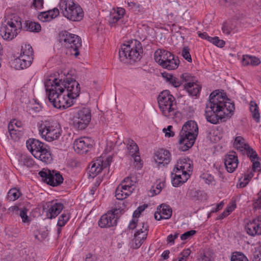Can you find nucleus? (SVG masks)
Returning <instances> with one entry per match:
<instances>
[{"label":"nucleus","mask_w":261,"mask_h":261,"mask_svg":"<svg viewBox=\"0 0 261 261\" xmlns=\"http://www.w3.org/2000/svg\"><path fill=\"white\" fill-rule=\"evenodd\" d=\"M44 86L48 100L57 109H65L73 105L80 95V87L74 79L66 76L63 80L47 79Z\"/></svg>","instance_id":"f257e3e1"},{"label":"nucleus","mask_w":261,"mask_h":261,"mask_svg":"<svg viewBox=\"0 0 261 261\" xmlns=\"http://www.w3.org/2000/svg\"><path fill=\"white\" fill-rule=\"evenodd\" d=\"M234 105L225 94L217 91L211 93L206 104L205 117L206 120L214 124L225 122L233 114Z\"/></svg>","instance_id":"f03ea898"},{"label":"nucleus","mask_w":261,"mask_h":261,"mask_svg":"<svg viewBox=\"0 0 261 261\" xmlns=\"http://www.w3.org/2000/svg\"><path fill=\"white\" fill-rule=\"evenodd\" d=\"M142 53L143 49L140 42L133 40L121 45L119 57L121 62L132 63L139 61Z\"/></svg>","instance_id":"7ed1b4c3"},{"label":"nucleus","mask_w":261,"mask_h":261,"mask_svg":"<svg viewBox=\"0 0 261 261\" xmlns=\"http://www.w3.org/2000/svg\"><path fill=\"white\" fill-rule=\"evenodd\" d=\"M198 133L196 123L192 121H187L182 126L179 134L178 149L182 151L188 150L194 144Z\"/></svg>","instance_id":"20e7f679"},{"label":"nucleus","mask_w":261,"mask_h":261,"mask_svg":"<svg viewBox=\"0 0 261 261\" xmlns=\"http://www.w3.org/2000/svg\"><path fill=\"white\" fill-rule=\"evenodd\" d=\"M158 102L160 110L163 114L168 118H173L176 115V100L169 90L161 92L158 97Z\"/></svg>","instance_id":"39448f33"},{"label":"nucleus","mask_w":261,"mask_h":261,"mask_svg":"<svg viewBox=\"0 0 261 261\" xmlns=\"http://www.w3.org/2000/svg\"><path fill=\"white\" fill-rule=\"evenodd\" d=\"M59 7L63 15L71 21H79L84 17L82 8L73 0H61Z\"/></svg>","instance_id":"423d86ee"},{"label":"nucleus","mask_w":261,"mask_h":261,"mask_svg":"<svg viewBox=\"0 0 261 261\" xmlns=\"http://www.w3.org/2000/svg\"><path fill=\"white\" fill-rule=\"evenodd\" d=\"M39 131L42 138L48 142L57 140L62 132L60 123L53 120L42 122L40 125Z\"/></svg>","instance_id":"0eeeda50"},{"label":"nucleus","mask_w":261,"mask_h":261,"mask_svg":"<svg viewBox=\"0 0 261 261\" xmlns=\"http://www.w3.org/2000/svg\"><path fill=\"white\" fill-rule=\"evenodd\" d=\"M21 18L17 15H12L6 24L1 29V35L5 40H11L18 34V30L22 28Z\"/></svg>","instance_id":"6e6552de"},{"label":"nucleus","mask_w":261,"mask_h":261,"mask_svg":"<svg viewBox=\"0 0 261 261\" xmlns=\"http://www.w3.org/2000/svg\"><path fill=\"white\" fill-rule=\"evenodd\" d=\"M59 36L61 44L66 48L69 49L71 54H73L75 57L79 56V49L82 46L81 38L79 36L66 31H62Z\"/></svg>","instance_id":"1a4fd4ad"},{"label":"nucleus","mask_w":261,"mask_h":261,"mask_svg":"<svg viewBox=\"0 0 261 261\" xmlns=\"http://www.w3.org/2000/svg\"><path fill=\"white\" fill-rule=\"evenodd\" d=\"M91 119V110L88 108L80 110L73 117V127L78 130H84L88 125Z\"/></svg>","instance_id":"9d476101"},{"label":"nucleus","mask_w":261,"mask_h":261,"mask_svg":"<svg viewBox=\"0 0 261 261\" xmlns=\"http://www.w3.org/2000/svg\"><path fill=\"white\" fill-rule=\"evenodd\" d=\"M122 211V210L115 209L103 215L98 221L99 226L101 228L116 226Z\"/></svg>","instance_id":"9b49d317"},{"label":"nucleus","mask_w":261,"mask_h":261,"mask_svg":"<svg viewBox=\"0 0 261 261\" xmlns=\"http://www.w3.org/2000/svg\"><path fill=\"white\" fill-rule=\"evenodd\" d=\"M233 145L238 151L242 152V153H246L251 161H253L254 159H258L256 151L245 142V139L242 137H236Z\"/></svg>","instance_id":"f8f14e48"},{"label":"nucleus","mask_w":261,"mask_h":261,"mask_svg":"<svg viewBox=\"0 0 261 261\" xmlns=\"http://www.w3.org/2000/svg\"><path fill=\"white\" fill-rule=\"evenodd\" d=\"M90 141L91 140L88 138L76 139L73 143V148L78 153H86L92 147Z\"/></svg>","instance_id":"ddd939ff"},{"label":"nucleus","mask_w":261,"mask_h":261,"mask_svg":"<svg viewBox=\"0 0 261 261\" xmlns=\"http://www.w3.org/2000/svg\"><path fill=\"white\" fill-rule=\"evenodd\" d=\"M224 165L227 171L229 173L233 172L238 165V156L234 151H230L225 155Z\"/></svg>","instance_id":"4468645a"},{"label":"nucleus","mask_w":261,"mask_h":261,"mask_svg":"<svg viewBox=\"0 0 261 261\" xmlns=\"http://www.w3.org/2000/svg\"><path fill=\"white\" fill-rule=\"evenodd\" d=\"M125 13V10L122 8H117L114 10L110 15L109 23L111 27L115 26L116 23L118 24H124L123 16Z\"/></svg>","instance_id":"2eb2a0df"},{"label":"nucleus","mask_w":261,"mask_h":261,"mask_svg":"<svg viewBox=\"0 0 261 261\" xmlns=\"http://www.w3.org/2000/svg\"><path fill=\"white\" fill-rule=\"evenodd\" d=\"M133 184L124 185L120 184L115 190V197L118 200H123L129 196L134 188Z\"/></svg>","instance_id":"dca6fc26"},{"label":"nucleus","mask_w":261,"mask_h":261,"mask_svg":"<svg viewBox=\"0 0 261 261\" xmlns=\"http://www.w3.org/2000/svg\"><path fill=\"white\" fill-rule=\"evenodd\" d=\"M154 160L158 166H164L170 162L171 154L167 150L160 149L155 153Z\"/></svg>","instance_id":"f3484780"},{"label":"nucleus","mask_w":261,"mask_h":261,"mask_svg":"<svg viewBox=\"0 0 261 261\" xmlns=\"http://www.w3.org/2000/svg\"><path fill=\"white\" fill-rule=\"evenodd\" d=\"M245 229L251 236L261 235V223L258 219H254L247 224Z\"/></svg>","instance_id":"a211bd4d"},{"label":"nucleus","mask_w":261,"mask_h":261,"mask_svg":"<svg viewBox=\"0 0 261 261\" xmlns=\"http://www.w3.org/2000/svg\"><path fill=\"white\" fill-rule=\"evenodd\" d=\"M59 15V10L55 8L51 10L42 12L38 14V18L42 22H48Z\"/></svg>","instance_id":"6ab92c4d"},{"label":"nucleus","mask_w":261,"mask_h":261,"mask_svg":"<svg viewBox=\"0 0 261 261\" xmlns=\"http://www.w3.org/2000/svg\"><path fill=\"white\" fill-rule=\"evenodd\" d=\"M40 149H38L39 154L40 156H35V158L46 163H49L52 160V156L49 150V147L43 143L42 147L40 146Z\"/></svg>","instance_id":"aec40b11"},{"label":"nucleus","mask_w":261,"mask_h":261,"mask_svg":"<svg viewBox=\"0 0 261 261\" xmlns=\"http://www.w3.org/2000/svg\"><path fill=\"white\" fill-rule=\"evenodd\" d=\"M26 145L27 148L34 157L39 156L38 149L41 147L40 145L42 147L43 142L35 139H29L27 141ZM39 156H40V154H39Z\"/></svg>","instance_id":"412c9836"},{"label":"nucleus","mask_w":261,"mask_h":261,"mask_svg":"<svg viewBox=\"0 0 261 261\" xmlns=\"http://www.w3.org/2000/svg\"><path fill=\"white\" fill-rule=\"evenodd\" d=\"M63 205L61 203L51 202L48 204L47 207L48 208L47 217L49 219H53L56 217L61 212L63 208Z\"/></svg>","instance_id":"4be33fe9"},{"label":"nucleus","mask_w":261,"mask_h":261,"mask_svg":"<svg viewBox=\"0 0 261 261\" xmlns=\"http://www.w3.org/2000/svg\"><path fill=\"white\" fill-rule=\"evenodd\" d=\"M103 169V161L101 159L91 163V166L89 168L90 176L93 177L96 176L101 172Z\"/></svg>","instance_id":"5701e85b"},{"label":"nucleus","mask_w":261,"mask_h":261,"mask_svg":"<svg viewBox=\"0 0 261 261\" xmlns=\"http://www.w3.org/2000/svg\"><path fill=\"white\" fill-rule=\"evenodd\" d=\"M184 88L191 96H197L200 93L201 87L195 82L186 83Z\"/></svg>","instance_id":"b1692460"},{"label":"nucleus","mask_w":261,"mask_h":261,"mask_svg":"<svg viewBox=\"0 0 261 261\" xmlns=\"http://www.w3.org/2000/svg\"><path fill=\"white\" fill-rule=\"evenodd\" d=\"M174 173L171 174L172 176V184L174 187L180 186L182 184L187 181L190 177V174L185 173L184 175L177 174L174 175Z\"/></svg>","instance_id":"393cba45"},{"label":"nucleus","mask_w":261,"mask_h":261,"mask_svg":"<svg viewBox=\"0 0 261 261\" xmlns=\"http://www.w3.org/2000/svg\"><path fill=\"white\" fill-rule=\"evenodd\" d=\"M177 163L179 169L185 170L188 174L192 171V161L189 158L179 159Z\"/></svg>","instance_id":"a878e982"},{"label":"nucleus","mask_w":261,"mask_h":261,"mask_svg":"<svg viewBox=\"0 0 261 261\" xmlns=\"http://www.w3.org/2000/svg\"><path fill=\"white\" fill-rule=\"evenodd\" d=\"M179 63V61L178 58L172 54L167 61L164 62L163 67L168 70H173L178 67Z\"/></svg>","instance_id":"bb28decb"},{"label":"nucleus","mask_w":261,"mask_h":261,"mask_svg":"<svg viewBox=\"0 0 261 261\" xmlns=\"http://www.w3.org/2000/svg\"><path fill=\"white\" fill-rule=\"evenodd\" d=\"M63 178L59 172L52 171L51 176L48 180V185L55 187L63 182Z\"/></svg>","instance_id":"cd10ccee"},{"label":"nucleus","mask_w":261,"mask_h":261,"mask_svg":"<svg viewBox=\"0 0 261 261\" xmlns=\"http://www.w3.org/2000/svg\"><path fill=\"white\" fill-rule=\"evenodd\" d=\"M242 63L244 66L249 65L256 66L260 63V60L256 57L245 55L243 56Z\"/></svg>","instance_id":"c85d7f7f"},{"label":"nucleus","mask_w":261,"mask_h":261,"mask_svg":"<svg viewBox=\"0 0 261 261\" xmlns=\"http://www.w3.org/2000/svg\"><path fill=\"white\" fill-rule=\"evenodd\" d=\"M158 210L162 214L164 219H168L171 218L172 214V208L170 206L162 204L158 207Z\"/></svg>","instance_id":"c756f323"},{"label":"nucleus","mask_w":261,"mask_h":261,"mask_svg":"<svg viewBox=\"0 0 261 261\" xmlns=\"http://www.w3.org/2000/svg\"><path fill=\"white\" fill-rule=\"evenodd\" d=\"M24 28L26 31L33 32H39L41 30V25L39 23L30 20L25 21Z\"/></svg>","instance_id":"7c9ffc66"},{"label":"nucleus","mask_w":261,"mask_h":261,"mask_svg":"<svg viewBox=\"0 0 261 261\" xmlns=\"http://www.w3.org/2000/svg\"><path fill=\"white\" fill-rule=\"evenodd\" d=\"M250 110L252 116L256 122L258 123L260 121V114L259 113L258 107L256 103L254 101H251L250 102Z\"/></svg>","instance_id":"2f4dec72"},{"label":"nucleus","mask_w":261,"mask_h":261,"mask_svg":"<svg viewBox=\"0 0 261 261\" xmlns=\"http://www.w3.org/2000/svg\"><path fill=\"white\" fill-rule=\"evenodd\" d=\"M126 143L127 149L131 156H134V155L139 153V147L134 140L128 138L126 140Z\"/></svg>","instance_id":"473e14b6"},{"label":"nucleus","mask_w":261,"mask_h":261,"mask_svg":"<svg viewBox=\"0 0 261 261\" xmlns=\"http://www.w3.org/2000/svg\"><path fill=\"white\" fill-rule=\"evenodd\" d=\"M20 55H22L24 58H30L31 60H33V50L30 44H25L22 46Z\"/></svg>","instance_id":"72a5a7b5"},{"label":"nucleus","mask_w":261,"mask_h":261,"mask_svg":"<svg viewBox=\"0 0 261 261\" xmlns=\"http://www.w3.org/2000/svg\"><path fill=\"white\" fill-rule=\"evenodd\" d=\"M19 161L21 164L28 167H31L34 164L33 159L31 156L27 154H22L20 156Z\"/></svg>","instance_id":"f704fd0d"},{"label":"nucleus","mask_w":261,"mask_h":261,"mask_svg":"<svg viewBox=\"0 0 261 261\" xmlns=\"http://www.w3.org/2000/svg\"><path fill=\"white\" fill-rule=\"evenodd\" d=\"M8 128L11 138L16 140L22 135L21 130H16L15 127H12V124L8 125Z\"/></svg>","instance_id":"c9c22d12"},{"label":"nucleus","mask_w":261,"mask_h":261,"mask_svg":"<svg viewBox=\"0 0 261 261\" xmlns=\"http://www.w3.org/2000/svg\"><path fill=\"white\" fill-rule=\"evenodd\" d=\"M19 190L15 188L11 189L8 193V199L10 201H14L20 196Z\"/></svg>","instance_id":"e433bc0d"},{"label":"nucleus","mask_w":261,"mask_h":261,"mask_svg":"<svg viewBox=\"0 0 261 261\" xmlns=\"http://www.w3.org/2000/svg\"><path fill=\"white\" fill-rule=\"evenodd\" d=\"M127 4L129 9L135 13H141L144 11L143 6L138 3L133 2H127Z\"/></svg>","instance_id":"4c0bfd02"},{"label":"nucleus","mask_w":261,"mask_h":261,"mask_svg":"<svg viewBox=\"0 0 261 261\" xmlns=\"http://www.w3.org/2000/svg\"><path fill=\"white\" fill-rule=\"evenodd\" d=\"M51 172L49 170L44 169H43L42 170L40 171L38 174L42 178V180L47 184H48V180L50 178V177L51 175Z\"/></svg>","instance_id":"58836bf2"},{"label":"nucleus","mask_w":261,"mask_h":261,"mask_svg":"<svg viewBox=\"0 0 261 261\" xmlns=\"http://www.w3.org/2000/svg\"><path fill=\"white\" fill-rule=\"evenodd\" d=\"M231 261H249L246 256L241 252L232 253L231 257Z\"/></svg>","instance_id":"ea45409f"},{"label":"nucleus","mask_w":261,"mask_h":261,"mask_svg":"<svg viewBox=\"0 0 261 261\" xmlns=\"http://www.w3.org/2000/svg\"><path fill=\"white\" fill-rule=\"evenodd\" d=\"M69 216L67 214H62L59 218L57 226L59 227L64 226L69 220Z\"/></svg>","instance_id":"a19ab883"},{"label":"nucleus","mask_w":261,"mask_h":261,"mask_svg":"<svg viewBox=\"0 0 261 261\" xmlns=\"http://www.w3.org/2000/svg\"><path fill=\"white\" fill-rule=\"evenodd\" d=\"M208 38L210 39V42L213 43V44L219 47H223L225 44L224 41H223V40L219 39V37H212V38Z\"/></svg>","instance_id":"79ce46f5"},{"label":"nucleus","mask_w":261,"mask_h":261,"mask_svg":"<svg viewBox=\"0 0 261 261\" xmlns=\"http://www.w3.org/2000/svg\"><path fill=\"white\" fill-rule=\"evenodd\" d=\"M198 261H211L210 253L208 251H203L200 253L198 256Z\"/></svg>","instance_id":"37998d69"},{"label":"nucleus","mask_w":261,"mask_h":261,"mask_svg":"<svg viewBox=\"0 0 261 261\" xmlns=\"http://www.w3.org/2000/svg\"><path fill=\"white\" fill-rule=\"evenodd\" d=\"M182 83L184 82H194V77L191 75L190 73H184L180 76Z\"/></svg>","instance_id":"c03bdc74"},{"label":"nucleus","mask_w":261,"mask_h":261,"mask_svg":"<svg viewBox=\"0 0 261 261\" xmlns=\"http://www.w3.org/2000/svg\"><path fill=\"white\" fill-rule=\"evenodd\" d=\"M28 210L25 208L20 209L19 215L23 223H28L30 221L29 218L27 215Z\"/></svg>","instance_id":"a18cd8bd"},{"label":"nucleus","mask_w":261,"mask_h":261,"mask_svg":"<svg viewBox=\"0 0 261 261\" xmlns=\"http://www.w3.org/2000/svg\"><path fill=\"white\" fill-rule=\"evenodd\" d=\"M253 205V207L255 209L261 208V192L258 193L254 198Z\"/></svg>","instance_id":"49530a36"},{"label":"nucleus","mask_w":261,"mask_h":261,"mask_svg":"<svg viewBox=\"0 0 261 261\" xmlns=\"http://www.w3.org/2000/svg\"><path fill=\"white\" fill-rule=\"evenodd\" d=\"M181 55L188 62H191L192 58L188 47H184L182 50Z\"/></svg>","instance_id":"de8ad7c7"},{"label":"nucleus","mask_w":261,"mask_h":261,"mask_svg":"<svg viewBox=\"0 0 261 261\" xmlns=\"http://www.w3.org/2000/svg\"><path fill=\"white\" fill-rule=\"evenodd\" d=\"M142 228L139 229L135 233V237H138L141 233L146 234L147 235V231H148V226L147 224L143 222L141 223Z\"/></svg>","instance_id":"09e8293b"},{"label":"nucleus","mask_w":261,"mask_h":261,"mask_svg":"<svg viewBox=\"0 0 261 261\" xmlns=\"http://www.w3.org/2000/svg\"><path fill=\"white\" fill-rule=\"evenodd\" d=\"M191 250L190 249H185L182 252H181L179 255L180 256L179 257L178 260L179 261H187L188 257L189 256L191 253Z\"/></svg>","instance_id":"8fccbe9b"},{"label":"nucleus","mask_w":261,"mask_h":261,"mask_svg":"<svg viewBox=\"0 0 261 261\" xmlns=\"http://www.w3.org/2000/svg\"><path fill=\"white\" fill-rule=\"evenodd\" d=\"M19 58H21V62L23 69L29 67L32 63L33 61L31 60L29 58H24L22 55H20Z\"/></svg>","instance_id":"3c124183"},{"label":"nucleus","mask_w":261,"mask_h":261,"mask_svg":"<svg viewBox=\"0 0 261 261\" xmlns=\"http://www.w3.org/2000/svg\"><path fill=\"white\" fill-rule=\"evenodd\" d=\"M44 0H33L32 7H33L36 10L43 9Z\"/></svg>","instance_id":"603ef678"},{"label":"nucleus","mask_w":261,"mask_h":261,"mask_svg":"<svg viewBox=\"0 0 261 261\" xmlns=\"http://www.w3.org/2000/svg\"><path fill=\"white\" fill-rule=\"evenodd\" d=\"M161 53L162 54L161 66L163 67L164 62H166L172 54L165 50H161Z\"/></svg>","instance_id":"864d4df0"},{"label":"nucleus","mask_w":261,"mask_h":261,"mask_svg":"<svg viewBox=\"0 0 261 261\" xmlns=\"http://www.w3.org/2000/svg\"><path fill=\"white\" fill-rule=\"evenodd\" d=\"M12 66L17 70L23 69L21 62V58L19 57L14 60L12 62Z\"/></svg>","instance_id":"5fc2aeb1"},{"label":"nucleus","mask_w":261,"mask_h":261,"mask_svg":"<svg viewBox=\"0 0 261 261\" xmlns=\"http://www.w3.org/2000/svg\"><path fill=\"white\" fill-rule=\"evenodd\" d=\"M196 233V231L195 230H191L182 234L180 236V239L181 240H186L194 236Z\"/></svg>","instance_id":"6e6d98bb"},{"label":"nucleus","mask_w":261,"mask_h":261,"mask_svg":"<svg viewBox=\"0 0 261 261\" xmlns=\"http://www.w3.org/2000/svg\"><path fill=\"white\" fill-rule=\"evenodd\" d=\"M169 83L176 88L179 87L182 84V82L181 79H178L173 76Z\"/></svg>","instance_id":"4d7b16f0"},{"label":"nucleus","mask_w":261,"mask_h":261,"mask_svg":"<svg viewBox=\"0 0 261 261\" xmlns=\"http://www.w3.org/2000/svg\"><path fill=\"white\" fill-rule=\"evenodd\" d=\"M146 238V234H143L142 237H135V245L136 248H139L143 243V242Z\"/></svg>","instance_id":"13d9d810"},{"label":"nucleus","mask_w":261,"mask_h":261,"mask_svg":"<svg viewBox=\"0 0 261 261\" xmlns=\"http://www.w3.org/2000/svg\"><path fill=\"white\" fill-rule=\"evenodd\" d=\"M172 126L169 125L167 128H164L163 131L165 134V136L167 137H172L174 136V133L172 131Z\"/></svg>","instance_id":"bf43d9fd"},{"label":"nucleus","mask_w":261,"mask_h":261,"mask_svg":"<svg viewBox=\"0 0 261 261\" xmlns=\"http://www.w3.org/2000/svg\"><path fill=\"white\" fill-rule=\"evenodd\" d=\"M24 254L22 255V257L25 261H35L32 254L27 253V250H24Z\"/></svg>","instance_id":"052dcab7"},{"label":"nucleus","mask_w":261,"mask_h":261,"mask_svg":"<svg viewBox=\"0 0 261 261\" xmlns=\"http://www.w3.org/2000/svg\"><path fill=\"white\" fill-rule=\"evenodd\" d=\"M192 193V196L194 198L195 200H200L201 199V196L202 194V192L199 190H194L191 191Z\"/></svg>","instance_id":"680f3d73"},{"label":"nucleus","mask_w":261,"mask_h":261,"mask_svg":"<svg viewBox=\"0 0 261 261\" xmlns=\"http://www.w3.org/2000/svg\"><path fill=\"white\" fill-rule=\"evenodd\" d=\"M12 124V127H16L17 128H21L22 126V123L20 121L14 119L10 121L9 125Z\"/></svg>","instance_id":"e2e57ef3"},{"label":"nucleus","mask_w":261,"mask_h":261,"mask_svg":"<svg viewBox=\"0 0 261 261\" xmlns=\"http://www.w3.org/2000/svg\"><path fill=\"white\" fill-rule=\"evenodd\" d=\"M162 57V54L161 53V51H160V53H159L158 51L155 52L154 56V60L160 65H161Z\"/></svg>","instance_id":"0e129e2a"},{"label":"nucleus","mask_w":261,"mask_h":261,"mask_svg":"<svg viewBox=\"0 0 261 261\" xmlns=\"http://www.w3.org/2000/svg\"><path fill=\"white\" fill-rule=\"evenodd\" d=\"M173 172H174L173 175L177 174H181L182 175L185 173H187L185 170L179 169L178 167L177 166V164L175 165V167L173 169Z\"/></svg>","instance_id":"69168bd1"},{"label":"nucleus","mask_w":261,"mask_h":261,"mask_svg":"<svg viewBox=\"0 0 261 261\" xmlns=\"http://www.w3.org/2000/svg\"><path fill=\"white\" fill-rule=\"evenodd\" d=\"M261 260V249L253 253V258L252 260Z\"/></svg>","instance_id":"338daca9"},{"label":"nucleus","mask_w":261,"mask_h":261,"mask_svg":"<svg viewBox=\"0 0 261 261\" xmlns=\"http://www.w3.org/2000/svg\"><path fill=\"white\" fill-rule=\"evenodd\" d=\"M223 32L226 34H229L230 33L231 29L227 23H224L222 28Z\"/></svg>","instance_id":"774afa93"}]
</instances>
